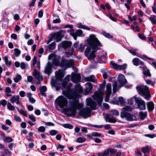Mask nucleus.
<instances>
[{
  "mask_svg": "<svg viewBox=\"0 0 156 156\" xmlns=\"http://www.w3.org/2000/svg\"><path fill=\"white\" fill-rule=\"evenodd\" d=\"M50 133L52 136H54L58 133L57 131L55 130H52L51 131Z\"/></svg>",
  "mask_w": 156,
  "mask_h": 156,
  "instance_id": "5fc2aeb1",
  "label": "nucleus"
},
{
  "mask_svg": "<svg viewBox=\"0 0 156 156\" xmlns=\"http://www.w3.org/2000/svg\"><path fill=\"white\" fill-rule=\"evenodd\" d=\"M112 93V85L110 83L106 85V94H111Z\"/></svg>",
  "mask_w": 156,
  "mask_h": 156,
  "instance_id": "a878e982",
  "label": "nucleus"
},
{
  "mask_svg": "<svg viewBox=\"0 0 156 156\" xmlns=\"http://www.w3.org/2000/svg\"><path fill=\"white\" fill-rule=\"evenodd\" d=\"M87 42L92 49H100L102 46V45L94 34L90 35L89 37L87 39Z\"/></svg>",
  "mask_w": 156,
  "mask_h": 156,
  "instance_id": "7ed1b4c3",
  "label": "nucleus"
},
{
  "mask_svg": "<svg viewBox=\"0 0 156 156\" xmlns=\"http://www.w3.org/2000/svg\"><path fill=\"white\" fill-rule=\"evenodd\" d=\"M112 113L113 114L116 115H118L119 114V112L116 110H113L112 111Z\"/></svg>",
  "mask_w": 156,
  "mask_h": 156,
  "instance_id": "774afa93",
  "label": "nucleus"
},
{
  "mask_svg": "<svg viewBox=\"0 0 156 156\" xmlns=\"http://www.w3.org/2000/svg\"><path fill=\"white\" fill-rule=\"evenodd\" d=\"M65 75V72L61 69L55 72V76L57 80H61Z\"/></svg>",
  "mask_w": 156,
  "mask_h": 156,
  "instance_id": "dca6fc26",
  "label": "nucleus"
},
{
  "mask_svg": "<svg viewBox=\"0 0 156 156\" xmlns=\"http://www.w3.org/2000/svg\"><path fill=\"white\" fill-rule=\"evenodd\" d=\"M60 57L56 56L55 54L51 53L50 54L48 57V59L50 60L53 59L52 63L55 66H58L60 64Z\"/></svg>",
  "mask_w": 156,
  "mask_h": 156,
  "instance_id": "9b49d317",
  "label": "nucleus"
},
{
  "mask_svg": "<svg viewBox=\"0 0 156 156\" xmlns=\"http://www.w3.org/2000/svg\"><path fill=\"white\" fill-rule=\"evenodd\" d=\"M17 109H18V110L20 113L22 114L25 117L27 116V113L25 110L23 109H21L20 110H19L18 108H17Z\"/></svg>",
  "mask_w": 156,
  "mask_h": 156,
  "instance_id": "72a5a7b5",
  "label": "nucleus"
},
{
  "mask_svg": "<svg viewBox=\"0 0 156 156\" xmlns=\"http://www.w3.org/2000/svg\"><path fill=\"white\" fill-rule=\"evenodd\" d=\"M85 80L87 81H91L93 82H95L97 81V79L95 76L93 75H91L90 76L86 77Z\"/></svg>",
  "mask_w": 156,
  "mask_h": 156,
  "instance_id": "5701e85b",
  "label": "nucleus"
},
{
  "mask_svg": "<svg viewBox=\"0 0 156 156\" xmlns=\"http://www.w3.org/2000/svg\"><path fill=\"white\" fill-rule=\"evenodd\" d=\"M75 33L76 34V35H77L79 36H81L83 34L82 31L80 29L77 30L76 32Z\"/></svg>",
  "mask_w": 156,
  "mask_h": 156,
  "instance_id": "de8ad7c7",
  "label": "nucleus"
},
{
  "mask_svg": "<svg viewBox=\"0 0 156 156\" xmlns=\"http://www.w3.org/2000/svg\"><path fill=\"white\" fill-rule=\"evenodd\" d=\"M120 117L122 119H125L128 121L136 120V116L134 115L125 111H122L121 112Z\"/></svg>",
  "mask_w": 156,
  "mask_h": 156,
  "instance_id": "6e6552de",
  "label": "nucleus"
},
{
  "mask_svg": "<svg viewBox=\"0 0 156 156\" xmlns=\"http://www.w3.org/2000/svg\"><path fill=\"white\" fill-rule=\"evenodd\" d=\"M96 51V49H86L84 53L89 60H93L95 57V53Z\"/></svg>",
  "mask_w": 156,
  "mask_h": 156,
  "instance_id": "9d476101",
  "label": "nucleus"
},
{
  "mask_svg": "<svg viewBox=\"0 0 156 156\" xmlns=\"http://www.w3.org/2000/svg\"><path fill=\"white\" fill-rule=\"evenodd\" d=\"M86 84L88 86L84 89V94L85 95L91 94V91L93 88L92 85L90 83H87Z\"/></svg>",
  "mask_w": 156,
  "mask_h": 156,
  "instance_id": "4468645a",
  "label": "nucleus"
},
{
  "mask_svg": "<svg viewBox=\"0 0 156 156\" xmlns=\"http://www.w3.org/2000/svg\"><path fill=\"white\" fill-rule=\"evenodd\" d=\"M103 106L105 110H108L109 109V105L108 104L104 103Z\"/></svg>",
  "mask_w": 156,
  "mask_h": 156,
  "instance_id": "13d9d810",
  "label": "nucleus"
},
{
  "mask_svg": "<svg viewBox=\"0 0 156 156\" xmlns=\"http://www.w3.org/2000/svg\"><path fill=\"white\" fill-rule=\"evenodd\" d=\"M150 149V147L148 145L143 147L141 149V151L144 154H145L146 153H149Z\"/></svg>",
  "mask_w": 156,
  "mask_h": 156,
  "instance_id": "393cba45",
  "label": "nucleus"
},
{
  "mask_svg": "<svg viewBox=\"0 0 156 156\" xmlns=\"http://www.w3.org/2000/svg\"><path fill=\"white\" fill-rule=\"evenodd\" d=\"M56 46L55 42H53L48 45V49H54Z\"/></svg>",
  "mask_w": 156,
  "mask_h": 156,
  "instance_id": "c03bdc74",
  "label": "nucleus"
},
{
  "mask_svg": "<svg viewBox=\"0 0 156 156\" xmlns=\"http://www.w3.org/2000/svg\"><path fill=\"white\" fill-rule=\"evenodd\" d=\"M33 80V78L32 76H30L27 77V80L29 82L31 83H32Z\"/></svg>",
  "mask_w": 156,
  "mask_h": 156,
  "instance_id": "0e129e2a",
  "label": "nucleus"
},
{
  "mask_svg": "<svg viewBox=\"0 0 156 156\" xmlns=\"http://www.w3.org/2000/svg\"><path fill=\"white\" fill-rule=\"evenodd\" d=\"M37 62V57L34 56L32 61V65L33 66H34L36 63Z\"/></svg>",
  "mask_w": 156,
  "mask_h": 156,
  "instance_id": "69168bd1",
  "label": "nucleus"
},
{
  "mask_svg": "<svg viewBox=\"0 0 156 156\" xmlns=\"http://www.w3.org/2000/svg\"><path fill=\"white\" fill-rule=\"evenodd\" d=\"M118 80L119 82L121 83V85L119 86L120 88L122 87L124 85L126 84L127 82L124 76L122 74L119 75L118 77Z\"/></svg>",
  "mask_w": 156,
  "mask_h": 156,
  "instance_id": "f3484780",
  "label": "nucleus"
},
{
  "mask_svg": "<svg viewBox=\"0 0 156 156\" xmlns=\"http://www.w3.org/2000/svg\"><path fill=\"white\" fill-rule=\"evenodd\" d=\"M86 141L85 138L83 137H80L77 139L76 142L78 143H82Z\"/></svg>",
  "mask_w": 156,
  "mask_h": 156,
  "instance_id": "c9c22d12",
  "label": "nucleus"
},
{
  "mask_svg": "<svg viewBox=\"0 0 156 156\" xmlns=\"http://www.w3.org/2000/svg\"><path fill=\"white\" fill-rule=\"evenodd\" d=\"M148 109L149 111H152L154 108V104L153 102H149L147 104Z\"/></svg>",
  "mask_w": 156,
  "mask_h": 156,
  "instance_id": "bb28decb",
  "label": "nucleus"
},
{
  "mask_svg": "<svg viewBox=\"0 0 156 156\" xmlns=\"http://www.w3.org/2000/svg\"><path fill=\"white\" fill-rule=\"evenodd\" d=\"M21 78L22 77L21 75L18 74L14 78V81L15 82L17 83L21 80Z\"/></svg>",
  "mask_w": 156,
  "mask_h": 156,
  "instance_id": "473e14b6",
  "label": "nucleus"
},
{
  "mask_svg": "<svg viewBox=\"0 0 156 156\" xmlns=\"http://www.w3.org/2000/svg\"><path fill=\"white\" fill-rule=\"evenodd\" d=\"M67 62V60H66L65 59H62L60 63L61 66L66 68H67L68 65Z\"/></svg>",
  "mask_w": 156,
  "mask_h": 156,
  "instance_id": "cd10ccee",
  "label": "nucleus"
},
{
  "mask_svg": "<svg viewBox=\"0 0 156 156\" xmlns=\"http://www.w3.org/2000/svg\"><path fill=\"white\" fill-rule=\"evenodd\" d=\"M51 63L48 62L45 68V73L49 75L51 72Z\"/></svg>",
  "mask_w": 156,
  "mask_h": 156,
  "instance_id": "aec40b11",
  "label": "nucleus"
},
{
  "mask_svg": "<svg viewBox=\"0 0 156 156\" xmlns=\"http://www.w3.org/2000/svg\"><path fill=\"white\" fill-rule=\"evenodd\" d=\"M32 74L34 78L36 79V83L37 84H40L41 81L43 80V77L41 75L40 73L35 69L33 72Z\"/></svg>",
  "mask_w": 156,
  "mask_h": 156,
  "instance_id": "f8f14e48",
  "label": "nucleus"
},
{
  "mask_svg": "<svg viewBox=\"0 0 156 156\" xmlns=\"http://www.w3.org/2000/svg\"><path fill=\"white\" fill-rule=\"evenodd\" d=\"M79 27L82 29H86L88 30H90V28L89 27H86V26L83 25L81 23H79Z\"/></svg>",
  "mask_w": 156,
  "mask_h": 156,
  "instance_id": "a19ab883",
  "label": "nucleus"
},
{
  "mask_svg": "<svg viewBox=\"0 0 156 156\" xmlns=\"http://www.w3.org/2000/svg\"><path fill=\"white\" fill-rule=\"evenodd\" d=\"M123 111H125L126 112H131L133 110L131 106L126 105L122 108Z\"/></svg>",
  "mask_w": 156,
  "mask_h": 156,
  "instance_id": "c756f323",
  "label": "nucleus"
},
{
  "mask_svg": "<svg viewBox=\"0 0 156 156\" xmlns=\"http://www.w3.org/2000/svg\"><path fill=\"white\" fill-rule=\"evenodd\" d=\"M135 152L137 156H142L141 153L140 152V150L138 149H137L135 151Z\"/></svg>",
  "mask_w": 156,
  "mask_h": 156,
  "instance_id": "bf43d9fd",
  "label": "nucleus"
},
{
  "mask_svg": "<svg viewBox=\"0 0 156 156\" xmlns=\"http://www.w3.org/2000/svg\"><path fill=\"white\" fill-rule=\"evenodd\" d=\"M71 78L72 81L75 83L79 82L81 79V76L80 74L74 73L72 74L71 77L70 75H68L63 80L62 85V87L65 88L68 83L69 81Z\"/></svg>",
  "mask_w": 156,
  "mask_h": 156,
  "instance_id": "39448f33",
  "label": "nucleus"
},
{
  "mask_svg": "<svg viewBox=\"0 0 156 156\" xmlns=\"http://www.w3.org/2000/svg\"><path fill=\"white\" fill-rule=\"evenodd\" d=\"M108 16L109 17V18L111 19L112 20L115 21L116 20V19L114 17H113L112 16V15L111 14H109L108 15Z\"/></svg>",
  "mask_w": 156,
  "mask_h": 156,
  "instance_id": "338daca9",
  "label": "nucleus"
},
{
  "mask_svg": "<svg viewBox=\"0 0 156 156\" xmlns=\"http://www.w3.org/2000/svg\"><path fill=\"white\" fill-rule=\"evenodd\" d=\"M145 81L147 84L151 85L153 87H154V83L151 80H145Z\"/></svg>",
  "mask_w": 156,
  "mask_h": 156,
  "instance_id": "09e8293b",
  "label": "nucleus"
},
{
  "mask_svg": "<svg viewBox=\"0 0 156 156\" xmlns=\"http://www.w3.org/2000/svg\"><path fill=\"white\" fill-rule=\"evenodd\" d=\"M20 97L19 95H17L16 96H12L10 99V101L12 103H14L16 102L17 105H21V103L20 101Z\"/></svg>",
  "mask_w": 156,
  "mask_h": 156,
  "instance_id": "6ab92c4d",
  "label": "nucleus"
},
{
  "mask_svg": "<svg viewBox=\"0 0 156 156\" xmlns=\"http://www.w3.org/2000/svg\"><path fill=\"white\" fill-rule=\"evenodd\" d=\"M147 115V112H141L139 113V116L140 119L144 120L146 117Z\"/></svg>",
  "mask_w": 156,
  "mask_h": 156,
  "instance_id": "c85d7f7f",
  "label": "nucleus"
},
{
  "mask_svg": "<svg viewBox=\"0 0 156 156\" xmlns=\"http://www.w3.org/2000/svg\"><path fill=\"white\" fill-rule=\"evenodd\" d=\"M72 84L70 83L67 89L62 91L63 95L69 99H70L68 103L67 99L62 96L58 97L55 101L61 108H63V111L69 116H75L77 109H80L83 107L82 104L80 103L76 99L81 97L80 94L83 91V89L79 84H76L74 88L71 89Z\"/></svg>",
  "mask_w": 156,
  "mask_h": 156,
  "instance_id": "f257e3e1",
  "label": "nucleus"
},
{
  "mask_svg": "<svg viewBox=\"0 0 156 156\" xmlns=\"http://www.w3.org/2000/svg\"><path fill=\"white\" fill-rule=\"evenodd\" d=\"M116 152V151L114 148L109 147L103 152L104 156H108L109 153L112 154H114Z\"/></svg>",
  "mask_w": 156,
  "mask_h": 156,
  "instance_id": "a211bd4d",
  "label": "nucleus"
},
{
  "mask_svg": "<svg viewBox=\"0 0 156 156\" xmlns=\"http://www.w3.org/2000/svg\"><path fill=\"white\" fill-rule=\"evenodd\" d=\"M74 52V49H72L71 51H67L65 52L66 56L67 57H69L73 54Z\"/></svg>",
  "mask_w": 156,
  "mask_h": 156,
  "instance_id": "f704fd0d",
  "label": "nucleus"
},
{
  "mask_svg": "<svg viewBox=\"0 0 156 156\" xmlns=\"http://www.w3.org/2000/svg\"><path fill=\"white\" fill-rule=\"evenodd\" d=\"M64 146L60 144L58 145V146L57 147V149H60V151H62L63 149L64 148Z\"/></svg>",
  "mask_w": 156,
  "mask_h": 156,
  "instance_id": "864d4df0",
  "label": "nucleus"
},
{
  "mask_svg": "<svg viewBox=\"0 0 156 156\" xmlns=\"http://www.w3.org/2000/svg\"><path fill=\"white\" fill-rule=\"evenodd\" d=\"M21 51L19 49H15L14 54L16 57H18L20 55Z\"/></svg>",
  "mask_w": 156,
  "mask_h": 156,
  "instance_id": "79ce46f5",
  "label": "nucleus"
},
{
  "mask_svg": "<svg viewBox=\"0 0 156 156\" xmlns=\"http://www.w3.org/2000/svg\"><path fill=\"white\" fill-rule=\"evenodd\" d=\"M106 121L107 122L111 123H115L116 122V119L114 117H110L109 115H107L106 116Z\"/></svg>",
  "mask_w": 156,
  "mask_h": 156,
  "instance_id": "412c9836",
  "label": "nucleus"
},
{
  "mask_svg": "<svg viewBox=\"0 0 156 156\" xmlns=\"http://www.w3.org/2000/svg\"><path fill=\"white\" fill-rule=\"evenodd\" d=\"M7 107L8 109L10 111H14L15 109V106L12 105L9 102L7 103Z\"/></svg>",
  "mask_w": 156,
  "mask_h": 156,
  "instance_id": "7c9ffc66",
  "label": "nucleus"
},
{
  "mask_svg": "<svg viewBox=\"0 0 156 156\" xmlns=\"http://www.w3.org/2000/svg\"><path fill=\"white\" fill-rule=\"evenodd\" d=\"M28 117L32 121L34 122L36 121V119L35 118V117L34 115L33 114L29 115L28 116Z\"/></svg>",
  "mask_w": 156,
  "mask_h": 156,
  "instance_id": "49530a36",
  "label": "nucleus"
},
{
  "mask_svg": "<svg viewBox=\"0 0 156 156\" xmlns=\"http://www.w3.org/2000/svg\"><path fill=\"white\" fill-rule=\"evenodd\" d=\"M65 32L64 30H60L58 31L55 32L50 34L51 37L48 40L46 41L47 44H48L51 41L53 40L58 42L61 41L62 38L64 37L63 34Z\"/></svg>",
  "mask_w": 156,
  "mask_h": 156,
  "instance_id": "423d86ee",
  "label": "nucleus"
},
{
  "mask_svg": "<svg viewBox=\"0 0 156 156\" xmlns=\"http://www.w3.org/2000/svg\"><path fill=\"white\" fill-rule=\"evenodd\" d=\"M139 94L143 96L146 100H148L151 96L149 91V88L146 86L141 85L136 87Z\"/></svg>",
  "mask_w": 156,
  "mask_h": 156,
  "instance_id": "0eeeda50",
  "label": "nucleus"
},
{
  "mask_svg": "<svg viewBox=\"0 0 156 156\" xmlns=\"http://www.w3.org/2000/svg\"><path fill=\"white\" fill-rule=\"evenodd\" d=\"M72 44V43L70 41H64L58 45V48L61 47H62L64 49H66V48H69L71 46Z\"/></svg>",
  "mask_w": 156,
  "mask_h": 156,
  "instance_id": "2eb2a0df",
  "label": "nucleus"
},
{
  "mask_svg": "<svg viewBox=\"0 0 156 156\" xmlns=\"http://www.w3.org/2000/svg\"><path fill=\"white\" fill-rule=\"evenodd\" d=\"M149 19L151 22L152 23L156 24V19L153 17H149Z\"/></svg>",
  "mask_w": 156,
  "mask_h": 156,
  "instance_id": "e2e57ef3",
  "label": "nucleus"
},
{
  "mask_svg": "<svg viewBox=\"0 0 156 156\" xmlns=\"http://www.w3.org/2000/svg\"><path fill=\"white\" fill-rule=\"evenodd\" d=\"M134 98L136 103L137 104L138 108L141 110H144L146 109V106L145 102L142 100L140 98L134 97Z\"/></svg>",
  "mask_w": 156,
  "mask_h": 156,
  "instance_id": "1a4fd4ad",
  "label": "nucleus"
},
{
  "mask_svg": "<svg viewBox=\"0 0 156 156\" xmlns=\"http://www.w3.org/2000/svg\"><path fill=\"white\" fill-rule=\"evenodd\" d=\"M38 131L40 132H44L45 130V128L44 126H40L38 129Z\"/></svg>",
  "mask_w": 156,
  "mask_h": 156,
  "instance_id": "37998d69",
  "label": "nucleus"
},
{
  "mask_svg": "<svg viewBox=\"0 0 156 156\" xmlns=\"http://www.w3.org/2000/svg\"><path fill=\"white\" fill-rule=\"evenodd\" d=\"M27 66L28 65L27 64H26L23 62H22L21 63L20 67L22 69H25L26 67V66Z\"/></svg>",
  "mask_w": 156,
  "mask_h": 156,
  "instance_id": "6e6d98bb",
  "label": "nucleus"
},
{
  "mask_svg": "<svg viewBox=\"0 0 156 156\" xmlns=\"http://www.w3.org/2000/svg\"><path fill=\"white\" fill-rule=\"evenodd\" d=\"M139 60L138 58H134L133 60L134 65L135 66H138L139 65Z\"/></svg>",
  "mask_w": 156,
  "mask_h": 156,
  "instance_id": "58836bf2",
  "label": "nucleus"
},
{
  "mask_svg": "<svg viewBox=\"0 0 156 156\" xmlns=\"http://www.w3.org/2000/svg\"><path fill=\"white\" fill-rule=\"evenodd\" d=\"M103 35L105 37L108 38H111L112 37V36L110 34L107 33L106 32H103Z\"/></svg>",
  "mask_w": 156,
  "mask_h": 156,
  "instance_id": "8fccbe9b",
  "label": "nucleus"
},
{
  "mask_svg": "<svg viewBox=\"0 0 156 156\" xmlns=\"http://www.w3.org/2000/svg\"><path fill=\"white\" fill-rule=\"evenodd\" d=\"M63 127L65 128H69V129H72L73 127V126L72 125L68 124H64Z\"/></svg>",
  "mask_w": 156,
  "mask_h": 156,
  "instance_id": "603ef678",
  "label": "nucleus"
},
{
  "mask_svg": "<svg viewBox=\"0 0 156 156\" xmlns=\"http://www.w3.org/2000/svg\"><path fill=\"white\" fill-rule=\"evenodd\" d=\"M110 64L112 66L113 68L115 70L124 69L126 68L127 66L126 64H124L122 65H118L112 62H110Z\"/></svg>",
  "mask_w": 156,
  "mask_h": 156,
  "instance_id": "ddd939ff",
  "label": "nucleus"
},
{
  "mask_svg": "<svg viewBox=\"0 0 156 156\" xmlns=\"http://www.w3.org/2000/svg\"><path fill=\"white\" fill-rule=\"evenodd\" d=\"M118 101L121 105H123L125 103V101L122 97H119L118 98Z\"/></svg>",
  "mask_w": 156,
  "mask_h": 156,
  "instance_id": "ea45409f",
  "label": "nucleus"
},
{
  "mask_svg": "<svg viewBox=\"0 0 156 156\" xmlns=\"http://www.w3.org/2000/svg\"><path fill=\"white\" fill-rule=\"evenodd\" d=\"M146 137H148L151 138H153L155 137V135L154 134H147L144 135Z\"/></svg>",
  "mask_w": 156,
  "mask_h": 156,
  "instance_id": "4d7b16f0",
  "label": "nucleus"
},
{
  "mask_svg": "<svg viewBox=\"0 0 156 156\" xmlns=\"http://www.w3.org/2000/svg\"><path fill=\"white\" fill-rule=\"evenodd\" d=\"M87 105V107L80 110L79 114L84 118H86L91 116V110L96 109L97 104L91 98H87L86 99Z\"/></svg>",
  "mask_w": 156,
  "mask_h": 156,
  "instance_id": "f03ea898",
  "label": "nucleus"
},
{
  "mask_svg": "<svg viewBox=\"0 0 156 156\" xmlns=\"http://www.w3.org/2000/svg\"><path fill=\"white\" fill-rule=\"evenodd\" d=\"M92 135L94 137H100L101 134L98 133L94 132L92 133Z\"/></svg>",
  "mask_w": 156,
  "mask_h": 156,
  "instance_id": "3c124183",
  "label": "nucleus"
},
{
  "mask_svg": "<svg viewBox=\"0 0 156 156\" xmlns=\"http://www.w3.org/2000/svg\"><path fill=\"white\" fill-rule=\"evenodd\" d=\"M39 90L41 94L43 96L46 97L45 92L47 90V88L45 86H43L39 87Z\"/></svg>",
  "mask_w": 156,
  "mask_h": 156,
  "instance_id": "4be33fe9",
  "label": "nucleus"
},
{
  "mask_svg": "<svg viewBox=\"0 0 156 156\" xmlns=\"http://www.w3.org/2000/svg\"><path fill=\"white\" fill-rule=\"evenodd\" d=\"M14 119L17 122H20L21 121V119L20 117L19 116H14Z\"/></svg>",
  "mask_w": 156,
  "mask_h": 156,
  "instance_id": "680f3d73",
  "label": "nucleus"
},
{
  "mask_svg": "<svg viewBox=\"0 0 156 156\" xmlns=\"http://www.w3.org/2000/svg\"><path fill=\"white\" fill-rule=\"evenodd\" d=\"M68 67H72L73 65L74 61L73 59H70L67 60Z\"/></svg>",
  "mask_w": 156,
  "mask_h": 156,
  "instance_id": "2f4dec72",
  "label": "nucleus"
},
{
  "mask_svg": "<svg viewBox=\"0 0 156 156\" xmlns=\"http://www.w3.org/2000/svg\"><path fill=\"white\" fill-rule=\"evenodd\" d=\"M105 88V85H101L98 91H95L93 96L94 99L97 101L100 105H101L103 100V95L104 94V90Z\"/></svg>",
  "mask_w": 156,
  "mask_h": 156,
  "instance_id": "20e7f679",
  "label": "nucleus"
},
{
  "mask_svg": "<svg viewBox=\"0 0 156 156\" xmlns=\"http://www.w3.org/2000/svg\"><path fill=\"white\" fill-rule=\"evenodd\" d=\"M129 51L133 55L138 56V55L135 49H129Z\"/></svg>",
  "mask_w": 156,
  "mask_h": 156,
  "instance_id": "a18cd8bd",
  "label": "nucleus"
},
{
  "mask_svg": "<svg viewBox=\"0 0 156 156\" xmlns=\"http://www.w3.org/2000/svg\"><path fill=\"white\" fill-rule=\"evenodd\" d=\"M4 60L5 62V63L7 65L9 66H10L12 64V62L11 61H8V58L5 56L4 57Z\"/></svg>",
  "mask_w": 156,
  "mask_h": 156,
  "instance_id": "4c0bfd02",
  "label": "nucleus"
},
{
  "mask_svg": "<svg viewBox=\"0 0 156 156\" xmlns=\"http://www.w3.org/2000/svg\"><path fill=\"white\" fill-rule=\"evenodd\" d=\"M5 141L7 143H10L12 141V139L10 137H7L5 138Z\"/></svg>",
  "mask_w": 156,
  "mask_h": 156,
  "instance_id": "052dcab7",
  "label": "nucleus"
},
{
  "mask_svg": "<svg viewBox=\"0 0 156 156\" xmlns=\"http://www.w3.org/2000/svg\"><path fill=\"white\" fill-rule=\"evenodd\" d=\"M143 73L144 75H146L147 76H151V74L150 73L149 70L147 69H144Z\"/></svg>",
  "mask_w": 156,
  "mask_h": 156,
  "instance_id": "e433bc0d",
  "label": "nucleus"
},
{
  "mask_svg": "<svg viewBox=\"0 0 156 156\" xmlns=\"http://www.w3.org/2000/svg\"><path fill=\"white\" fill-rule=\"evenodd\" d=\"M102 76L105 79H106L108 77V75L109 74L108 70L106 69H103L101 70Z\"/></svg>",
  "mask_w": 156,
  "mask_h": 156,
  "instance_id": "b1692460",
  "label": "nucleus"
}]
</instances>
